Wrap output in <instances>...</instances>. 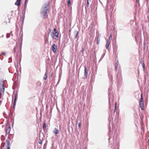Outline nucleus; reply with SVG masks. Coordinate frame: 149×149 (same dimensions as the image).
I'll use <instances>...</instances> for the list:
<instances>
[{
  "instance_id": "f257e3e1",
  "label": "nucleus",
  "mask_w": 149,
  "mask_h": 149,
  "mask_svg": "<svg viewBox=\"0 0 149 149\" xmlns=\"http://www.w3.org/2000/svg\"><path fill=\"white\" fill-rule=\"evenodd\" d=\"M2 149H10V142L8 141H6L5 143L2 144L1 146Z\"/></svg>"
},
{
  "instance_id": "f03ea898",
  "label": "nucleus",
  "mask_w": 149,
  "mask_h": 149,
  "mask_svg": "<svg viewBox=\"0 0 149 149\" xmlns=\"http://www.w3.org/2000/svg\"><path fill=\"white\" fill-rule=\"evenodd\" d=\"M48 10V9L47 8V5H44L41 10L42 13L43 14H45L46 15H47V13Z\"/></svg>"
},
{
  "instance_id": "7ed1b4c3",
  "label": "nucleus",
  "mask_w": 149,
  "mask_h": 149,
  "mask_svg": "<svg viewBox=\"0 0 149 149\" xmlns=\"http://www.w3.org/2000/svg\"><path fill=\"white\" fill-rule=\"evenodd\" d=\"M140 106L142 110L144 109L143 108V100L142 95L141 94V98L140 101Z\"/></svg>"
},
{
  "instance_id": "20e7f679",
  "label": "nucleus",
  "mask_w": 149,
  "mask_h": 149,
  "mask_svg": "<svg viewBox=\"0 0 149 149\" xmlns=\"http://www.w3.org/2000/svg\"><path fill=\"white\" fill-rule=\"evenodd\" d=\"M11 130L10 125V123H7L6 127V133L9 134L10 133Z\"/></svg>"
},
{
  "instance_id": "39448f33",
  "label": "nucleus",
  "mask_w": 149,
  "mask_h": 149,
  "mask_svg": "<svg viewBox=\"0 0 149 149\" xmlns=\"http://www.w3.org/2000/svg\"><path fill=\"white\" fill-rule=\"evenodd\" d=\"M52 50L54 53H56L57 51V46L55 44H53L52 46Z\"/></svg>"
},
{
  "instance_id": "423d86ee",
  "label": "nucleus",
  "mask_w": 149,
  "mask_h": 149,
  "mask_svg": "<svg viewBox=\"0 0 149 149\" xmlns=\"http://www.w3.org/2000/svg\"><path fill=\"white\" fill-rule=\"evenodd\" d=\"M110 44V42L108 40H107V43L106 44V48L107 49H109V46Z\"/></svg>"
},
{
  "instance_id": "0eeeda50",
  "label": "nucleus",
  "mask_w": 149,
  "mask_h": 149,
  "mask_svg": "<svg viewBox=\"0 0 149 149\" xmlns=\"http://www.w3.org/2000/svg\"><path fill=\"white\" fill-rule=\"evenodd\" d=\"M49 34L51 35V36L52 37L53 39L54 38V34L53 32L52 31H51L50 30V32L49 33Z\"/></svg>"
},
{
  "instance_id": "6e6552de",
  "label": "nucleus",
  "mask_w": 149,
  "mask_h": 149,
  "mask_svg": "<svg viewBox=\"0 0 149 149\" xmlns=\"http://www.w3.org/2000/svg\"><path fill=\"white\" fill-rule=\"evenodd\" d=\"M53 132L56 134H57L59 133V131L57 128H55L53 131Z\"/></svg>"
},
{
  "instance_id": "1a4fd4ad",
  "label": "nucleus",
  "mask_w": 149,
  "mask_h": 149,
  "mask_svg": "<svg viewBox=\"0 0 149 149\" xmlns=\"http://www.w3.org/2000/svg\"><path fill=\"white\" fill-rule=\"evenodd\" d=\"M21 0H17L15 2V4L16 5L19 6L20 4V2Z\"/></svg>"
},
{
  "instance_id": "9d476101",
  "label": "nucleus",
  "mask_w": 149,
  "mask_h": 149,
  "mask_svg": "<svg viewBox=\"0 0 149 149\" xmlns=\"http://www.w3.org/2000/svg\"><path fill=\"white\" fill-rule=\"evenodd\" d=\"M84 76L85 78H86L87 77V72L86 71V68L85 67H84Z\"/></svg>"
},
{
  "instance_id": "9b49d317",
  "label": "nucleus",
  "mask_w": 149,
  "mask_h": 149,
  "mask_svg": "<svg viewBox=\"0 0 149 149\" xmlns=\"http://www.w3.org/2000/svg\"><path fill=\"white\" fill-rule=\"evenodd\" d=\"M100 35L98 36L97 38V44L98 45L100 43V40L99 38H100Z\"/></svg>"
},
{
  "instance_id": "f8f14e48",
  "label": "nucleus",
  "mask_w": 149,
  "mask_h": 149,
  "mask_svg": "<svg viewBox=\"0 0 149 149\" xmlns=\"http://www.w3.org/2000/svg\"><path fill=\"white\" fill-rule=\"evenodd\" d=\"M54 36L58 38L59 36V33L58 32H56L54 34Z\"/></svg>"
},
{
  "instance_id": "ddd939ff",
  "label": "nucleus",
  "mask_w": 149,
  "mask_h": 149,
  "mask_svg": "<svg viewBox=\"0 0 149 149\" xmlns=\"http://www.w3.org/2000/svg\"><path fill=\"white\" fill-rule=\"evenodd\" d=\"M75 33L76 34V37H75V38L77 37V36L79 33V32L76 31L75 32Z\"/></svg>"
},
{
  "instance_id": "4468645a",
  "label": "nucleus",
  "mask_w": 149,
  "mask_h": 149,
  "mask_svg": "<svg viewBox=\"0 0 149 149\" xmlns=\"http://www.w3.org/2000/svg\"><path fill=\"white\" fill-rule=\"evenodd\" d=\"M68 6H70V0H68Z\"/></svg>"
},
{
  "instance_id": "2eb2a0df",
  "label": "nucleus",
  "mask_w": 149,
  "mask_h": 149,
  "mask_svg": "<svg viewBox=\"0 0 149 149\" xmlns=\"http://www.w3.org/2000/svg\"><path fill=\"white\" fill-rule=\"evenodd\" d=\"M47 77L46 75V73H45L44 75V79L45 80H46L47 79Z\"/></svg>"
},
{
  "instance_id": "dca6fc26",
  "label": "nucleus",
  "mask_w": 149,
  "mask_h": 149,
  "mask_svg": "<svg viewBox=\"0 0 149 149\" xmlns=\"http://www.w3.org/2000/svg\"><path fill=\"white\" fill-rule=\"evenodd\" d=\"M112 39V36L111 35L110 37L109 38V39L107 40L109 41L110 42V40Z\"/></svg>"
},
{
  "instance_id": "f3484780",
  "label": "nucleus",
  "mask_w": 149,
  "mask_h": 149,
  "mask_svg": "<svg viewBox=\"0 0 149 149\" xmlns=\"http://www.w3.org/2000/svg\"><path fill=\"white\" fill-rule=\"evenodd\" d=\"M46 124L45 123H44L43 125V128L44 129H45V128H46Z\"/></svg>"
},
{
  "instance_id": "a211bd4d",
  "label": "nucleus",
  "mask_w": 149,
  "mask_h": 149,
  "mask_svg": "<svg viewBox=\"0 0 149 149\" xmlns=\"http://www.w3.org/2000/svg\"><path fill=\"white\" fill-rule=\"evenodd\" d=\"M16 97L15 98V101H14V107H15V102L16 101Z\"/></svg>"
},
{
  "instance_id": "6ab92c4d",
  "label": "nucleus",
  "mask_w": 149,
  "mask_h": 149,
  "mask_svg": "<svg viewBox=\"0 0 149 149\" xmlns=\"http://www.w3.org/2000/svg\"><path fill=\"white\" fill-rule=\"evenodd\" d=\"M89 2H88V0H87V5H86L87 6V7H88L89 6Z\"/></svg>"
},
{
  "instance_id": "aec40b11",
  "label": "nucleus",
  "mask_w": 149,
  "mask_h": 149,
  "mask_svg": "<svg viewBox=\"0 0 149 149\" xmlns=\"http://www.w3.org/2000/svg\"><path fill=\"white\" fill-rule=\"evenodd\" d=\"M117 67H118V64H117V63H116V65H115V68H116V69L117 70Z\"/></svg>"
},
{
  "instance_id": "412c9836",
  "label": "nucleus",
  "mask_w": 149,
  "mask_h": 149,
  "mask_svg": "<svg viewBox=\"0 0 149 149\" xmlns=\"http://www.w3.org/2000/svg\"><path fill=\"white\" fill-rule=\"evenodd\" d=\"M3 91L4 92V89H5V88L4 87V86L3 84Z\"/></svg>"
},
{
  "instance_id": "4be33fe9",
  "label": "nucleus",
  "mask_w": 149,
  "mask_h": 149,
  "mask_svg": "<svg viewBox=\"0 0 149 149\" xmlns=\"http://www.w3.org/2000/svg\"><path fill=\"white\" fill-rule=\"evenodd\" d=\"M78 126H79V128H80V126H81V124L80 123H79V124H78Z\"/></svg>"
},
{
  "instance_id": "5701e85b",
  "label": "nucleus",
  "mask_w": 149,
  "mask_h": 149,
  "mask_svg": "<svg viewBox=\"0 0 149 149\" xmlns=\"http://www.w3.org/2000/svg\"><path fill=\"white\" fill-rule=\"evenodd\" d=\"M54 31H55V33H56V32H58V31H56V29H54Z\"/></svg>"
},
{
  "instance_id": "b1692460",
  "label": "nucleus",
  "mask_w": 149,
  "mask_h": 149,
  "mask_svg": "<svg viewBox=\"0 0 149 149\" xmlns=\"http://www.w3.org/2000/svg\"><path fill=\"white\" fill-rule=\"evenodd\" d=\"M142 67L143 68V69H144L145 66H144V65L143 64L142 65Z\"/></svg>"
},
{
  "instance_id": "393cba45",
  "label": "nucleus",
  "mask_w": 149,
  "mask_h": 149,
  "mask_svg": "<svg viewBox=\"0 0 149 149\" xmlns=\"http://www.w3.org/2000/svg\"><path fill=\"white\" fill-rule=\"evenodd\" d=\"M2 54H3L4 55H6V53H4V52L2 53Z\"/></svg>"
},
{
  "instance_id": "a878e982",
  "label": "nucleus",
  "mask_w": 149,
  "mask_h": 149,
  "mask_svg": "<svg viewBox=\"0 0 149 149\" xmlns=\"http://www.w3.org/2000/svg\"><path fill=\"white\" fill-rule=\"evenodd\" d=\"M27 0H26L25 2V4H26Z\"/></svg>"
},
{
  "instance_id": "bb28decb",
  "label": "nucleus",
  "mask_w": 149,
  "mask_h": 149,
  "mask_svg": "<svg viewBox=\"0 0 149 149\" xmlns=\"http://www.w3.org/2000/svg\"><path fill=\"white\" fill-rule=\"evenodd\" d=\"M84 48H82V52H83L84 51Z\"/></svg>"
},
{
  "instance_id": "cd10ccee",
  "label": "nucleus",
  "mask_w": 149,
  "mask_h": 149,
  "mask_svg": "<svg viewBox=\"0 0 149 149\" xmlns=\"http://www.w3.org/2000/svg\"><path fill=\"white\" fill-rule=\"evenodd\" d=\"M41 143V142H39V143Z\"/></svg>"
},
{
  "instance_id": "c85d7f7f",
  "label": "nucleus",
  "mask_w": 149,
  "mask_h": 149,
  "mask_svg": "<svg viewBox=\"0 0 149 149\" xmlns=\"http://www.w3.org/2000/svg\"><path fill=\"white\" fill-rule=\"evenodd\" d=\"M41 143V142H39V143Z\"/></svg>"
},
{
  "instance_id": "c756f323",
  "label": "nucleus",
  "mask_w": 149,
  "mask_h": 149,
  "mask_svg": "<svg viewBox=\"0 0 149 149\" xmlns=\"http://www.w3.org/2000/svg\"><path fill=\"white\" fill-rule=\"evenodd\" d=\"M148 143H149V139L148 140Z\"/></svg>"
},
{
  "instance_id": "7c9ffc66",
  "label": "nucleus",
  "mask_w": 149,
  "mask_h": 149,
  "mask_svg": "<svg viewBox=\"0 0 149 149\" xmlns=\"http://www.w3.org/2000/svg\"><path fill=\"white\" fill-rule=\"evenodd\" d=\"M116 107H115V109H116Z\"/></svg>"
}]
</instances>
